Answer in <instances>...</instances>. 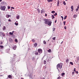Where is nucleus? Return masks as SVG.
Listing matches in <instances>:
<instances>
[{
	"mask_svg": "<svg viewBox=\"0 0 79 79\" xmlns=\"http://www.w3.org/2000/svg\"><path fill=\"white\" fill-rule=\"evenodd\" d=\"M62 66H63L62 63H60L58 64H57L56 66V68L58 71H60V70H59V69H58V68H59L60 69H61V68H62Z\"/></svg>",
	"mask_w": 79,
	"mask_h": 79,
	"instance_id": "f257e3e1",
	"label": "nucleus"
},
{
	"mask_svg": "<svg viewBox=\"0 0 79 79\" xmlns=\"http://www.w3.org/2000/svg\"><path fill=\"white\" fill-rule=\"evenodd\" d=\"M29 73H28V76H29V77L30 79H31H31H32V72L31 73V72H30V71H29Z\"/></svg>",
	"mask_w": 79,
	"mask_h": 79,
	"instance_id": "f03ea898",
	"label": "nucleus"
},
{
	"mask_svg": "<svg viewBox=\"0 0 79 79\" xmlns=\"http://www.w3.org/2000/svg\"><path fill=\"white\" fill-rule=\"evenodd\" d=\"M6 9V6H0V9L1 10L5 11Z\"/></svg>",
	"mask_w": 79,
	"mask_h": 79,
	"instance_id": "7ed1b4c3",
	"label": "nucleus"
},
{
	"mask_svg": "<svg viewBox=\"0 0 79 79\" xmlns=\"http://www.w3.org/2000/svg\"><path fill=\"white\" fill-rule=\"evenodd\" d=\"M44 21H45L44 23L45 24H47L48 23V22L50 20H49L48 19H44Z\"/></svg>",
	"mask_w": 79,
	"mask_h": 79,
	"instance_id": "20e7f679",
	"label": "nucleus"
},
{
	"mask_svg": "<svg viewBox=\"0 0 79 79\" xmlns=\"http://www.w3.org/2000/svg\"><path fill=\"white\" fill-rule=\"evenodd\" d=\"M38 51L39 53H40L39 55H40V54L42 53V49H38Z\"/></svg>",
	"mask_w": 79,
	"mask_h": 79,
	"instance_id": "39448f33",
	"label": "nucleus"
},
{
	"mask_svg": "<svg viewBox=\"0 0 79 79\" xmlns=\"http://www.w3.org/2000/svg\"><path fill=\"white\" fill-rule=\"evenodd\" d=\"M16 61H15L14 59H12V61H10L11 63L12 64H14V63H15L16 62Z\"/></svg>",
	"mask_w": 79,
	"mask_h": 79,
	"instance_id": "423d86ee",
	"label": "nucleus"
},
{
	"mask_svg": "<svg viewBox=\"0 0 79 79\" xmlns=\"http://www.w3.org/2000/svg\"><path fill=\"white\" fill-rule=\"evenodd\" d=\"M1 5L3 6V5H6V3L4 2H2L1 3Z\"/></svg>",
	"mask_w": 79,
	"mask_h": 79,
	"instance_id": "0eeeda50",
	"label": "nucleus"
},
{
	"mask_svg": "<svg viewBox=\"0 0 79 79\" xmlns=\"http://www.w3.org/2000/svg\"><path fill=\"white\" fill-rule=\"evenodd\" d=\"M0 35H2V36H5V35L4 34V33L2 32H0Z\"/></svg>",
	"mask_w": 79,
	"mask_h": 79,
	"instance_id": "6e6552de",
	"label": "nucleus"
},
{
	"mask_svg": "<svg viewBox=\"0 0 79 79\" xmlns=\"http://www.w3.org/2000/svg\"><path fill=\"white\" fill-rule=\"evenodd\" d=\"M52 21H49L48 23V25H49V26H51V25H52Z\"/></svg>",
	"mask_w": 79,
	"mask_h": 79,
	"instance_id": "1a4fd4ad",
	"label": "nucleus"
},
{
	"mask_svg": "<svg viewBox=\"0 0 79 79\" xmlns=\"http://www.w3.org/2000/svg\"><path fill=\"white\" fill-rule=\"evenodd\" d=\"M9 41L10 42H13V39L11 38H9Z\"/></svg>",
	"mask_w": 79,
	"mask_h": 79,
	"instance_id": "9d476101",
	"label": "nucleus"
},
{
	"mask_svg": "<svg viewBox=\"0 0 79 79\" xmlns=\"http://www.w3.org/2000/svg\"><path fill=\"white\" fill-rule=\"evenodd\" d=\"M16 47H17L16 46V45H15V46H13L12 48L13 50H16Z\"/></svg>",
	"mask_w": 79,
	"mask_h": 79,
	"instance_id": "9b49d317",
	"label": "nucleus"
},
{
	"mask_svg": "<svg viewBox=\"0 0 79 79\" xmlns=\"http://www.w3.org/2000/svg\"><path fill=\"white\" fill-rule=\"evenodd\" d=\"M8 78H9V79H11L12 78V76L10 75H8Z\"/></svg>",
	"mask_w": 79,
	"mask_h": 79,
	"instance_id": "f8f14e48",
	"label": "nucleus"
},
{
	"mask_svg": "<svg viewBox=\"0 0 79 79\" xmlns=\"http://www.w3.org/2000/svg\"><path fill=\"white\" fill-rule=\"evenodd\" d=\"M6 18H9V17H11V15H6Z\"/></svg>",
	"mask_w": 79,
	"mask_h": 79,
	"instance_id": "ddd939ff",
	"label": "nucleus"
},
{
	"mask_svg": "<svg viewBox=\"0 0 79 79\" xmlns=\"http://www.w3.org/2000/svg\"><path fill=\"white\" fill-rule=\"evenodd\" d=\"M74 7L73 6H72L71 7V9H72V11H73V10H74Z\"/></svg>",
	"mask_w": 79,
	"mask_h": 79,
	"instance_id": "4468645a",
	"label": "nucleus"
},
{
	"mask_svg": "<svg viewBox=\"0 0 79 79\" xmlns=\"http://www.w3.org/2000/svg\"><path fill=\"white\" fill-rule=\"evenodd\" d=\"M65 62L67 63H69V59H67L65 61Z\"/></svg>",
	"mask_w": 79,
	"mask_h": 79,
	"instance_id": "2eb2a0df",
	"label": "nucleus"
},
{
	"mask_svg": "<svg viewBox=\"0 0 79 79\" xmlns=\"http://www.w3.org/2000/svg\"><path fill=\"white\" fill-rule=\"evenodd\" d=\"M77 15H76V14H75L73 15V18H77Z\"/></svg>",
	"mask_w": 79,
	"mask_h": 79,
	"instance_id": "dca6fc26",
	"label": "nucleus"
},
{
	"mask_svg": "<svg viewBox=\"0 0 79 79\" xmlns=\"http://www.w3.org/2000/svg\"><path fill=\"white\" fill-rule=\"evenodd\" d=\"M59 4H60V2L59 1V0H58L57 1V6H59Z\"/></svg>",
	"mask_w": 79,
	"mask_h": 79,
	"instance_id": "f3484780",
	"label": "nucleus"
},
{
	"mask_svg": "<svg viewBox=\"0 0 79 79\" xmlns=\"http://www.w3.org/2000/svg\"><path fill=\"white\" fill-rule=\"evenodd\" d=\"M38 54L39 53H38V52L37 51H35V55H38Z\"/></svg>",
	"mask_w": 79,
	"mask_h": 79,
	"instance_id": "a211bd4d",
	"label": "nucleus"
},
{
	"mask_svg": "<svg viewBox=\"0 0 79 79\" xmlns=\"http://www.w3.org/2000/svg\"><path fill=\"white\" fill-rule=\"evenodd\" d=\"M44 11L43 9H42L41 11V14H42L43 13H44Z\"/></svg>",
	"mask_w": 79,
	"mask_h": 79,
	"instance_id": "6ab92c4d",
	"label": "nucleus"
},
{
	"mask_svg": "<svg viewBox=\"0 0 79 79\" xmlns=\"http://www.w3.org/2000/svg\"><path fill=\"white\" fill-rule=\"evenodd\" d=\"M9 34L10 35H13V33H12L11 32H9Z\"/></svg>",
	"mask_w": 79,
	"mask_h": 79,
	"instance_id": "aec40b11",
	"label": "nucleus"
},
{
	"mask_svg": "<svg viewBox=\"0 0 79 79\" xmlns=\"http://www.w3.org/2000/svg\"><path fill=\"white\" fill-rule=\"evenodd\" d=\"M64 74H65V73H61V76H62V77H63V76H64Z\"/></svg>",
	"mask_w": 79,
	"mask_h": 79,
	"instance_id": "412c9836",
	"label": "nucleus"
},
{
	"mask_svg": "<svg viewBox=\"0 0 79 79\" xmlns=\"http://www.w3.org/2000/svg\"><path fill=\"white\" fill-rule=\"evenodd\" d=\"M14 58H16V55L15 54H14Z\"/></svg>",
	"mask_w": 79,
	"mask_h": 79,
	"instance_id": "4be33fe9",
	"label": "nucleus"
},
{
	"mask_svg": "<svg viewBox=\"0 0 79 79\" xmlns=\"http://www.w3.org/2000/svg\"><path fill=\"white\" fill-rule=\"evenodd\" d=\"M3 30H5V29H6V27H5V26H4L3 27Z\"/></svg>",
	"mask_w": 79,
	"mask_h": 79,
	"instance_id": "5701e85b",
	"label": "nucleus"
},
{
	"mask_svg": "<svg viewBox=\"0 0 79 79\" xmlns=\"http://www.w3.org/2000/svg\"><path fill=\"white\" fill-rule=\"evenodd\" d=\"M52 13H53V14H54V13H55V11H52L51 12Z\"/></svg>",
	"mask_w": 79,
	"mask_h": 79,
	"instance_id": "b1692460",
	"label": "nucleus"
},
{
	"mask_svg": "<svg viewBox=\"0 0 79 79\" xmlns=\"http://www.w3.org/2000/svg\"><path fill=\"white\" fill-rule=\"evenodd\" d=\"M52 19H54V18H55V16H54V15H52Z\"/></svg>",
	"mask_w": 79,
	"mask_h": 79,
	"instance_id": "393cba45",
	"label": "nucleus"
},
{
	"mask_svg": "<svg viewBox=\"0 0 79 79\" xmlns=\"http://www.w3.org/2000/svg\"><path fill=\"white\" fill-rule=\"evenodd\" d=\"M48 2H53V0H48Z\"/></svg>",
	"mask_w": 79,
	"mask_h": 79,
	"instance_id": "a878e982",
	"label": "nucleus"
},
{
	"mask_svg": "<svg viewBox=\"0 0 79 79\" xmlns=\"http://www.w3.org/2000/svg\"><path fill=\"white\" fill-rule=\"evenodd\" d=\"M48 52L49 53H50V52H51V50L50 49H49V50H48Z\"/></svg>",
	"mask_w": 79,
	"mask_h": 79,
	"instance_id": "bb28decb",
	"label": "nucleus"
},
{
	"mask_svg": "<svg viewBox=\"0 0 79 79\" xmlns=\"http://www.w3.org/2000/svg\"><path fill=\"white\" fill-rule=\"evenodd\" d=\"M17 18L18 19H19V15H18Z\"/></svg>",
	"mask_w": 79,
	"mask_h": 79,
	"instance_id": "cd10ccee",
	"label": "nucleus"
},
{
	"mask_svg": "<svg viewBox=\"0 0 79 79\" xmlns=\"http://www.w3.org/2000/svg\"><path fill=\"white\" fill-rule=\"evenodd\" d=\"M37 45V43H35L34 44V47H36Z\"/></svg>",
	"mask_w": 79,
	"mask_h": 79,
	"instance_id": "c85d7f7f",
	"label": "nucleus"
},
{
	"mask_svg": "<svg viewBox=\"0 0 79 79\" xmlns=\"http://www.w3.org/2000/svg\"><path fill=\"white\" fill-rule=\"evenodd\" d=\"M37 10L38 11L39 13H40V9H37Z\"/></svg>",
	"mask_w": 79,
	"mask_h": 79,
	"instance_id": "c756f323",
	"label": "nucleus"
},
{
	"mask_svg": "<svg viewBox=\"0 0 79 79\" xmlns=\"http://www.w3.org/2000/svg\"><path fill=\"white\" fill-rule=\"evenodd\" d=\"M32 42H35V40H34V39H33L32 40Z\"/></svg>",
	"mask_w": 79,
	"mask_h": 79,
	"instance_id": "7c9ffc66",
	"label": "nucleus"
},
{
	"mask_svg": "<svg viewBox=\"0 0 79 79\" xmlns=\"http://www.w3.org/2000/svg\"><path fill=\"white\" fill-rule=\"evenodd\" d=\"M61 77H60V76L57 77V79H61Z\"/></svg>",
	"mask_w": 79,
	"mask_h": 79,
	"instance_id": "2f4dec72",
	"label": "nucleus"
},
{
	"mask_svg": "<svg viewBox=\"0 0 79 79\" xmlns=\"http://www.w3.org/2000/svg\"><path fill=\"white\" fill-rule=\"evenodd\" d=\"M43 43H44V44H45V45L46 44V42L45 40H44L43 41Z\"/></svg>",
	"mask_w": 79,
	"mask_h": 79,
	"instance_id": "473e14b6",
	"label": "nucleus"
},
{
	"mask_svg": "<svg viewBox=\"0 0 79 79\" xmlns=\"http://www.w3.org/2000/svg\"><path fill=\"white\" fill-rule=\"evenodd\" d=\"M46 63H47V62L46 61V60H44V64H46Z\"/></svg>",
	"mask_w": 79,
	"mask_h": 79,
	"instance_id": "72a5a7b5",
	"label": "nucleus"
},
{
	"mask_svg": "<svg viewBox=\"0 0 79 79\" xmlns=\"http://www.w3.org/2000/svg\"><path fill=\"white\" fill-rule=\"evenodd\" d=\"M63 3H64V5H66V3L65 2V1H64Z\"/></svg>",
	"mask_w": 79,
	"mask_h": 79,
	"instance_id": "f704fd0d",
	"label": "nucleus"
},
{
	"mask_svg": "<svg viewBox=\"0 0 79 79\" xmlns=\"http://www.w3.org/2000/svg\"><path fill=\"white\" fill-rule=\"evenodd\" d=\"M7 8H8V9L9 10V9H10V8H11V6H7Z\"/></svg>",
	"mask_w": 79,
	"mask_h": 79,
	"instance_id": "c9c22d12",
	"label": "nucleus"
},
{
	"mask_svg": "<svg viewBox=\"0 0 79 79\" xmlns=\"http://www.w3.org/2000/svg\"><path fill=\"white\" fill-rule=\"evenodd\" d=\"M70 64H71L72 65H73V62H70Z\"/></svg>",
	"mask_w": 79,
	"mask_h": 79,
	"instance_id": "e433bc0d",
	"label": "nucleus"
},
{
	"mask_svg": "<svg viewBox=\"0 0 79 79\" xmlns=\"http://www.w3.org/2000/svg\"><path fill=\"white\" fill-rule=\"evenodd\" d=\"M15 42H18V40H17V39H15Z\"/></svg>",
	"mask_w": 79,
	"mask_h": 79,
	"instance_id": "4c0bfd02",
	"label": "nucleus"
},
{
	"mask_svg": "<svg viewBox=\"0 0 79 79\" xmlns=\"http://www.w3.org/2000/svg\"><path fill=\"white\" fill-rule=\"evenodd\" d=\"M0 47H1V48H3L4 47H3V46L0 45Z\"/></svg>",
	"mask_w": 79,
	"mask_h": 79,
	"instance_id": "58836bf2",
	"label": "nucleus"
},
{
	"mask_svg": "<svg viewBox=\"0 0 79 79\" xmlns=\"http://www.w3.org/2000/svg\"><path fill=\"white\" fill-rule=\"evenodd\" d=\"M67 18V16L66 15L65 16V17H64V19H66Z\"/></svg>",
	"mask_w": 79,
	"mask_h": 79,
	"instance_id": "ea45409f",
	"label": "nucleus"
},
{
	"mask_svg": "<svg viewBox=\"0 0 79 79\" xmlns=\"http://www.w3.org/2000/svg\"><path fill=\"white\" fill-rule=\"evenodd\" d=\"M56 39V37H54L53 38H52L53 40H55Z\"/></svg>",
	"mask_w": 79,
	"mask_h": 79,
	"instance_id": "a19ab883",
	"label": "nucleus"
},
{
	"mask_svg": "<svg viewBox=\"0 0 79 79\" xmlns=\"http://www.w3.org/2000/svg\"><path fill=\"white\" fill-rule=\"evenodd\" d=\"M45 68H46V65H45L43 66L44 69H45Z\"/></svg>",
	"mask_w": 79,
	"mask_h": 79,
	"instance_id": "79ce46f5",
	"label": "nucleus"
},
{
	"mask_svg": "<svg viewBox=\"0 0 79 79\" xmlns=\"http://www.w3.org/2000/svg\"><path fill=\"white\" fill-rule=\"evenodd\" d=\"M15 24L16 26H18V23H15Z\"/></svg>",
	"mask_w": 79,
	"mask_h": 79,
	"instance_id": "37998d69",
	"label": "nucleus"
},
{
	"mask_svg": "<svg viewBox=\"0 0 79 79\" xmlns=\"http://www.w3.org/2000/svg\"><path fill=\"white\" fill-rule=\"evenodd\" d=\"M35 60V57H33L32 58V60Z\"/></svg>",
	"mask_w": 79,
	"mask_h": 79,
	"instance_id": "c03bdc74",
	"label": "nucleus"
},
{
	"mask_svg": "<svg viewBox=\"0 0 79 79\" xmlns=\"http://www.w3.org/2000/svg\"><path fill=\"white\" fill-rule=\"evenodd\" d=\"M61 18L62 19V20L63 21L64 19L63 17L62 16H61Z\"/></svg>",
	"mask_w": 79,
	"mask_h": 79,
	"instance_id": "a18cd8bd",
	"label": "nucleus"
},
{
	"mask_svg": "<svg viewBox=\"0 0 79 79\" xmlns=\"http://www.w3.org/2000/svg\"><path fill=\"white\" fill-rule=\"evenodd\" d=\"M55 28H54L53 29V32H55Z\"/></svg>",
	"mask_w": 79,
	"mask_h": 79,
	"instance_id": "49530a36",
	"label": "nucleus"
},
{
	"mask_svg": "<svg viewBox=\"0 0 79 79\" xmlns=\"http://www.w3.org/2000/svg\"><path fill=\"white\" fill-rule=\"evenodd\" d=\"M8 21H9V22H11V20H10V19H9L8 20Z\"/></svg>",
	"mask_w": 79,
	"mask_h": 79,
	"instance_id": "de8ad7c7",
	"label": "nucleus"
},
{
	"mask_svg": "<svg viewBox=\"0 0 79 79\" xmlns=\"http://www.w3.org/2000/svg\"><path fill=\"white\" fill-rule=\"evenodd\" d=\"M64 29H66V26H65L64 27Z\"/></svg>",
	"mask_w": 79,
	"mask_h": 79,
	"instance_id": "09e8293b",
	"label": "nucleus"
},
{
	"mask_svg": "<svg viewBox=\"0 0 79 79\" xmlns=\"http://www.w3.org/2000/svg\"><path fill=\"white\" fill-rule=\"evenodd\" d=\"M2 44H3V42H2V41H1L0 43V44L2 45Z\"/></svg>",
	"mask_w": 79,
	"mask_h": 79,
	"instance_id": "8fccbe9b",
	"label": "nucleus"
},
{
	"mask_svg": "<svg viewBox=\"0 0 79 79\" xmlns=\"http://www.w3.org/2000/svg\"><path fill=\"white\" fill-rule=\"evenodd\" d=\"M76 68H74V71L75 72H76Z\"/></svg>",
	"mask_w": 79,
	"mask_h": 79,
	"instance_id": "3c124183",
	"label": "nucleus"
},
{
	"mask_svg": "<svg viewBox=\"0 0 79 79\" xmlns=\"http://www.w3.org/2000/svg\"><path fill=\"white\" fill-rule=\"evenodd\" d=\"M79 9L78 8H77V9H76V11H78V10Z\"/></svg>",
	"mask_w": 79,
	"mask_h": 79,
	"instance_id": "603ef678",
	"label": "nucleus"
},
{
	"mask_svg": "<svg viewBox=\"0 0 79 79\" xmlns=\"http://www.w3.org/2000/svg\"><path fill=\"white\" fill-rule=\"evenodd\" d=\"M75 73H76L77 74H78V71H77L75 72Z\"/></svg>",
	"mask_w": 79,
	"mask_h": 79,
	"instance_id": "864d4df0",
	"label": "nucleus"
},
{
	"mask_svg": "<svg viewBox=\"0 0 79 79\" xmlns=\"http://www.w3.org/2000/svg\"><path fill=\"white\" fill-rule=\"evenodd\" d=\"M77 60L78 61L79 60V57H78Z\"/></svg>",
	"mask_w": 79,
	"mask_h": 79,
	"instance_id": "5fc2aeb1",
	"label": "nucleus"
},
{
	"mask_svg": "<svg viewBox=\"0 0 79 79\" xmlns=\"http://www.w3.org/2000/svg\"><path fill=\"white\" fill-rule=\"evenodd\" d=\"M74 73H75V72H72V74L73 75V74H74Z\"/></svg>",
	"mask_w": 79,
	"mask_h": 79,
	"instance_id": "6e6d98bb",
	"label": "nucleus"
},
{
	"mask_svg": "<svg viewBox=\"0 0 79 79\" xmlns=\"http://www.w3.org/2000/svg\"><path fill=\"white\" fill-rule=\"evenodd\" d=\"M47 61H50V60H49V59H47Z\"/></svg>",
	"mask_w": 79,
	"mask_h": 79,
	"instance_id": "4d7b16f0",
	"label": "nucleus"
},
{
	"mask_svg": "<svg viewBox=\"0 0 79 79\" xmlns=\"http://www.w3.org/2000/svg\"><path fill=\"white\" fill-rule=\"evenodd\" d=\"M64 24H66V21L63 22Z\"/></svg>",
	"mask_w": 79,
	"mask_h": 79,
	"instance_id": "13d9d810",
	"label": "nucleus"
},
{
	"mask_svg": "<svg viewBox=\"0 0 79 79\" xmlns=\"http://www.w3.org/2000/svg\"><path fill=\"white\" fill-rule=\"evenodd\" d=\"M11 8H12V9H15V8L13 7H11Z\"/></svg>",
	"mask_w": 79,
	"mask_h": 79,
	"instance_id": "bf43d9fd",
	"label": "nucleus"
},
{
	"mask_svg": "<svg viewBox=\"0 0 79 79\" xmlns=\"http://www.w3.org/2000/svg\"><path fill=\"white\" fill-rule=\"evenodd\" d=\"M56 15H56V14H54L53 15V16H56Z\"/></svg>",
	"mask_w": 79,
	"mask_h": 79,
	"instance_id": "052dcab7",
	"label": "nucleus"
},
{
	"mask_svg": "<svg viewBox=\"0 0 79 79\" xmlns=\"http://www.w3.org/2000/svg\"><path fill=\"white\" fill-rule=\"evenodd\" d=\"M55 23H56V20L55 22Z\"/></svg>",
	"mask_w": 79,
	"mask_h": 79,
	"instance_id": "680f3d73",
	"label": "nucleus"
},
{
	"mask_svg": "<svg viewBox=\"0 0 79 79\" xmlns=\"http://www.w3.org/2000/svg\"><path fill=\"white\" fill-rule=\"evenodd\" d=\"M45 16H47V14H45Z\"/></svg>",
	"mask_w": 79,
	"mask_h": 79,
	"instance_id": "e2e57ef3",
	"label": "nucleus"
},
{
	"mask_svg": "<svg viewBox=\"0 0 79 79\" xmlns=\"http://www.w3.org/2000/svg\"><path fill=\"white\" fill-rule=\"evenodd\" d=\"M63 41H62L61 42V44H63Z\"/></svg>",
	"mask_w": 79,
	"mask_h": 79,
	"instance_id": "0e129e2a",
	"label": "nucleus"
},
{
	"mask_svg": "<svg viewBox=\"0 0 79 79\" xmlns=\"http://www.w3.org/2000/svg\"><path fill=\"white\" fill-rule=\"evenodd\" d=\"M79 8V5H78V6H77V8Z\"/></svg>",
	"mask_w": 79,
	"mask_h": 79,
	"instance_id": "69168bd1",
	"label": "nucleus"
},
{
	"mask_svg": "<svg viewBox=\"0 0 79 79\" xmlns=\"http://www.w3.org/2000/svg\"><path fill=\"white\" fill-rule=\"evenodd\" d=\"M14 32H15V31H13L12 32V33H14Z\"/></svg>",
	"mask_w": 79,
	"mask_h": 79,
	"instance_id": "338daca9",
	"label": "nucleus"
},
{
	"mask_svg": "<svg viewBox=\"0 0 79 79\" xmlns=\"http://www.w3.org/2000/svg\"><path fill=\"white\" fill-rule=\"evenodd\" d=\"M21 79H24L23 78H21Z\"/></svg>",
	"mask_w": 79,
	"mask_h": 79,
	"instance_id": "774afa93",
	"label": "nucleus"
}]
</instances>
